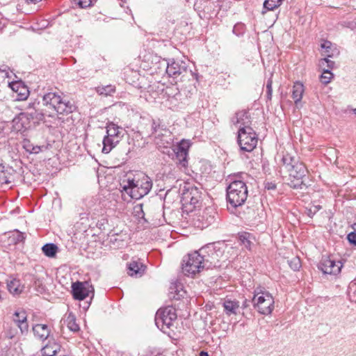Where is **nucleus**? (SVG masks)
Segmentation results:
<instances>
[{"label": "nucleus", "mask_w": 356, "mask_h": 356, "mask_svg": "<svg viewBox=\"0 0 356 356\" xmlns=\"http://www.w3.org/2000/svg\"><path fill=\"white\" fill-rule=\"evenodd\" d=\"M225 245L223 243H217L210 244L200 250L190 253L183 260L182 270L183 273L188 276H193L205 267L209 268L207 264L209 261L207 259H204L200 252H211V258L212 261L210 263L218 261V258L222 254Z\"/></svg>", "instance_id": "f257e3e1"}, {"label": "nucleus", "mask_w": 356, "mask_h": 356, "mask_svg": "<svg viewBox=\"0 0 356 356\" xmlns=\"http://www.w3.org/2000/svg\"><path fill=\"white\" fill-rule=\"evenodd\" d=\"M152 188L151 179L144 173H127L122 178L120 191L124 200H138L149 193Z\"/></svg>", "instance_id": "f03ea898"}, {"label": "nucleus", "mask_w": 356, "mask_h": 356, "mask_svg": "<svg viewBox=\"0 0 356 356\" xmlns=\"http://www.w3.org/2000/svg\"><path fill=\"white\" fill-rule=\"evenodd\" d=\"M43 105L58 114L67 115L72 113L76 107L70 101L63 99L60 95L55 92L45 94L42 97Z\"/></svg>", "instance_id": "7ed1b4c3"}, {"label": "nucleus", "mask_w": 356, "mask_h": 356, "mask_svg": "<svg viewBox=\"0 0 356 356\" xmlns=\"http://www.w3.org/2000/svg\"><path fill=\"white\" fill-rule=\"evenodd\" d=\"M248 187L242 180H233L227 188V197L229 204L237 207L242 205L248 197Z\"/></svg>", "instance_id": "20e7f679"}, {"label": "nucleus", "mask_w": 356, "mask_h": 356, "mask_svg": "<svg viewBox=\"0 0 356 356\" xmlns=\"http://www.w3.org/2000/svg\"><path fill=\"white\" fill-rule=\"evenodd\" d=\"M252 303L254 309L264 315L270 314L274 309L275 300L273 296L260 288L255 289Z\"/></svg>", "instance_id": "39448f33"}, {"label": "nucleus", "mask_w": 356, "mask_h": 356, "mask_svg": "<svg viewBox=\"0 0 356 356\" xmlns=\"http://www.w3.org/2000/svg\"><path fill=\"white\" fill-rule=\"evenodd\" d=\"M177 315L175 309L172 306L159 309L155 315V324L163 332H167L173 325Z\"/></svg>", "instance_id": "423d86ee"}, {"label": "nucleus", "mask_w": 356, "mask_h": 356, "mask_svg": "<svg viewBox=\"0 0 356 356\" xmlns=\"http://www.w3.org/2000/svg\"><path fill=\"white\" fill-rule=\"evenodd\" d=\"M202 193L200 190L195 186L187 184L184 186L181 194V202L186 211H191L193 209L199 207Z\"/></svg>", "instance_id": "0eeeda50"}, {"label": "nucleus", "mask_w": 356, "mask_h": 356, "mask_svg": "<svg viewBox=\"0 0 356 356\" xmlns=\"http://www.w3.org/2000/svg\"><path fill=\"white\" fill-rule=\"evenodd\" d=\"M122 131L121 127L113 122L107 124L106 136H104L102 142L103 153H109L116 146L122 136Z\"/></svg>", "instance_id": "6e6552de"}, {"label": "nucleus", "mask_w": 356, "mask_h": 356, "mask_svg": "<svg viewBox=\"0 0 356 356\" xmlns=\"http://www.w3.org/2000/svg\"><path fill=\"white\" fill-rule=\"evenodd\" d=\"M257 137L252 128L238 131V143L242 151L252 152L257 146Z\"/></svg>", "instance_id": "1a4fd4ad"}, {"label": "nucleus", "mask_w": 356, "mask_h": 356, "mask_svg": "<svg viewBox=\"0 0 356 356\" xmlns=\"http://www.w3.org/2000/svg\"><path fill=\"white\" fill-rule=\"evenodd\" d=\"M289 172L290 183L289 185L293 188H302L305 186L304 184V177L307 170L305 165L302 163H296L288 170Z\"/></svg>", "instance_id": "9d476101"}, {"label": "nucleus", "mask_w": 356, "mask_h": 356, "mask_svg": "<svg viewBox=\"0 0 356 356\" xmlns=\"http://www.w3.org/2000/svg\"><path fill=\"white\" fill-rule=\"evenodd\" d=\"M165 65H166V73L170 77L176 79L187 73L191 74V70L188 72L186 64L182 60H171L167 63L165 61Z\"/></svg>", "instance_id": "9b49d317"}, {"label": "nucleus", "mask_w": 356, "mask_h": 356, "mask_svg": "<svg viewBox=\"0 0 356 356\" xmlns=\"http://www.w3.org/2000/svg\"><path fill=\"white\" fill-rule=\"evenodd\" d=\"M191 145V143L189 140L183 139L173 148L179 163L183 167H185L188 163L187 157Z\"/></svg>", "instance_id": "f8f14e48"}, {"label": "nucleus", "mask_w": 356, "mask_h": 356, "mask_svg": "<svg viewBox=\"0 0 356 356\" xmlns=\"http://www.w3.org/2000/svg\"><path fill=\"white\" fill-rule=\"evenodd\" d=\"M342 264L330 259H323L319 264V269L325 274L337 275L340 273Z\"/></svg>", "instance_id": "ddd939ff"}, {"label": "nucleus", "mask_w": 356, "mask_h": 356, "mask_svg": "<svg viewBox=\"0 0 356 356\" xmlns=\"http://www.w3.org/2000/svg\"><path fill=\"white\" fill-rule=\"evenodd\" d=\"M233 123L238 131H243L247 128H252L251 120L248 112L241 111L236 113L235 118L233 119Z\"/></svg>", "instance_id": "4468645a"}, {"label": "nucleus", "mask_w": 356, "mask_h": 356, "mask_svg": "<svg viewBox=\"0 0 356 356\" xmlns=\"http://www.w3.org/2000/svg\"><path fill=\"white\" fill-rule=\"evenodd\" d=\"M72 291L74 299L83 300L89 295V286L86 282H76L72 284Z\"/></svg>", "instance_id": "2eb2a0df"}, {"label": "nucleus", "mask_w": 356, "mask_h": 356, "mask_svg": "<svg viewBox=\"0 0 356 356\" xmlns=\"http://www.w3.org/2000/svg\"><path fill=\"white\" fill-rule=\"evenodd\" d=\"M8 86L11 90L16 93V99L17 100H24L28 97L29 95V90L23 82H8Z\"/></svg>", "instance_id": "dca6fc26"}, {"label": "nucleus", "mask_w": 356, "mask_h": 356, "mask_svg": "<svg viewBox=\"0 0 356 356\" xmlns=\"http://www.w3.org/2000/svg\"><path fill=\"white\" fill-rule=\"evenodd\" d=\"M215 211L212 208H207L202 212V214L197 218L198 223L197 226L201 229L207 227L214 222Z\"/></svg>", "instance_id": "f3484780"}, {"label": "nucleus", "mask_w": 356, "mask_h": 356, "mask_svg": "<svg viewBox=\"0 0 356 356\" xmlns=\"http://www.w3.org/2000/svg\"><path fill=\"white\" fill-rule=\"evenodd\" d=\"M13 321L19 328L22 334L28 332L29 325L27 323L26 314L24 311H16L13 314Z\"/></svg>", "instance_id": "a211bd4d"}, {"label": "nucleus", "mask_w": 356, "mask_h": 356, "mask_svg": "<svg viewBox=\"0 0 356 356\" xmlns=\"http://www.w3.org/2000/svg\"><path fill=\"white\" fill-rule=\"evenodd\" d=\"M321 55L324 58H334L339 55V50L337 45L331 42L325 40L321 44Z\"/></svg>", "instance_id": "6ab92c4d"}, {"label": "nucleus", "mask_w": 356, "mask_h": 356, "mask_svg": "<svg viewBox=\"0 0 356 356\" xmlns=\"http://www.w3.org/2000/svg\"><path fill=\"white\" fill-rule=\"evenodd\" d=\"M8 291L13 296H19L24 290V284L15 277H10L7 280Z\"/></svg>", "instance_id": "aec40b11"}, {"label": "nucleus", "mask_w": 356, "mask_h": 356, "mask_svg": "<svg viewBox=\"0 0 356 356\" xmlns=\"http://www.w3.org/2000/svg\"><path fill=\"white\" fill-rule=\"evenodd\" d=\"M145 270V266L138 260H132L128 265V274L131 276L140 277Z\"/></svg>", "instance_id": "412c9836"}, {"label": "nucleus", "mask_w": 356, "mask_h": 356, "mask_svg": "<svg viewBox=\"0 0 356 356\" xmlns=\"http://www.w3.org/2000/svg\"><path fill=\"white\" fill-rule=\"evenodd\" d=\"M35 337L41 341H44L50 334V330L47 325L37 324L33 327Z\"/></svg>", "instance_id": "4be33fe9"}, {"label": "nucleus", "mask_w": 356, "mask_h": 356, "mask_svg": "<svg viewBox=\"0 0 356 356\" xmlns=\"http://www.w3.org/2000/svg\"><path fill=\"white\" fill-rule=\"evenodd\" d=\"M239 307V302L235 300L225 299L223 302L224 311L228 316L237 314Z\"/></svg>", "instance_id": "5701e85b"}, {"label": "nucleus", "mask_w": 356, "mask_h": 356, "mask_svg": "<svg viewBox=\"0 0 356 356\" xmlns=\"http://www.w3.org/2000/svg\"><path fill=\"white\" fill-rule=\"evenodd\" d=\"M63 325H66L67 328L72 332L79 330V326L76 322V318L72 313L66 314L62 320Z\"/></svg>", "instance_id": "b1692460"}, {"label": "nucleus", "mask_w": 356, "mask_h": 356, "mask_svg": "<svg viewBox=\"0 0 356 356\" xmlns=\"http://www.w3.org/2000/svg\"><path fill=\"white\" fill-rule=\"evenodd\" d=\"M168 134H158L155 138V143L159 148H168L172 144V138L170 132L165 131Z\"/></svg>", "instance_id": "393cba45"}, {"label": "nucleus", "mask_w": 356, "mask_h": 356, "mask_svg": "<svg viewBox=\"0 0 356 356\" xmlns=\"http://www.w3.org/2000/svg\"><path fill=\"white\" fill-rule=\"evenodd\" d=\"M60 346L54 340L49 341V343L42 348V353L44 356H54L59 350Z\"/></svg>", "instance_id": "a878e982"}, {"label": "nucleus", "mask_w": 356, "mask_h": 356, "mask_svg": "<svg viewBox=\"0 0 356 356\" xmlns=\"http://www.w3.org/2000/svg\"><path fill=\"white\" fill-rule=\"evenodd\" d=\"M304 91V86L302 83L298 81L294 83L292 90V98L293 99L296 105L298 106V103L300 102Z\"/></svg>", "instance_id": "bb28decb"}, {"label": "nucleus", "mask_w": 356, "mask_h": 356, "mask_svg": "<svg viewBox=\"0 0 356 356\" xmlns=\"http://www.w3.org/2000/svg\"><path fill=\"white\" fill-rule=\"evenodd\" d=\"M26 117L24 113L19 114L18 116L15 117L12 121V129L15 131H21L25 127V120Z\"/></svg>", "instance_id": "cd10ccee"}, {"label": "nucleus", "mask_w": 356, "mask_h": 356, "mask_svg": "<svg viewBox=\"0 0 356 356\" xmlns=\"http://www.w3.org/2000/svg\"><path fill=\"white\" fill-rule=\"evenodd\" d=\"M26 120H34L37 121L42 120L43 119V114L41 112L37 111L34 108L31 106L27 108L26 112L24 113Z\"/></svg>", "instance_id": "c85d7f7f"}, {"label": "nucleus", "mask_w": 356, "mask_h": 356, "mask_svg": "<svg viewBox=\"0 0 356 356\" xmlns=\"http://www.w3.org/2000/svg\"><path fill=\"white\" fill-rule=\"evenodd\" d=\"M281 161L283 163V165L286 167L287 170L291 168L293 165L296 164V163H300L297 158L295 156H291L289 153L284 154L282 155V157L281 159Z\"/></svg>", "instance_id": "c756f323"}, {"label": "nucleus", "mask_w": 356, "mask_h": 356, "mask_svg": "<svg viewBox=\"0 0 356 356\" xmlns=\"http://www.w3.org/2000/svg\"><path fill=\"white\" fill-rule=\"evenodd\" d=\"M43 253L48 257H54L58 252V247L54 243H47L43 245Z\"/></svg>", "instance_id": "7c9ffc66"}, {"label": "nucleus", "mask_w": 356, "mask_h": 356, "mask_svg": "<svg viewBox=\"0 0 356 356\" xmlns=\"http://www.w3.org/2000/svg\"><path fill=\"white\" fill-rule=\"evenodd\" d=\"M252 238V235L248 232H243L239 234L238 235L239 241H241L242 245L247 249L251 248V245L252 243V241L251 240Z\"/></svg>", "instance_id": "2f4dec72"}, {"label": "nucleus", "mask_w": 356, "mask_h": 356, "mask_svg": "<svg viewBox=\"0 0 356 356\" xmlns=\"http://www.w3.org/2000/svg\"><path fill=\"white\" fill-rule=\"evenodd\" d=\"M284 0H266L264 3V8L268 10H273L279 7Z\"/></svg>", "instance_id": "473e14b6"}, {"label": "nucleus", "mask_w": 356, "mask_h": 356, "mask_svg": "<svg viewBox=\"0 0 356 356\" xmlns=\"http://www.w3.org/2000/svg\"><path fill=\"white\" fill-rule=\"evenodd\" d=\"M322 70L323 73L320 77L321 81L323 84H327L332 79L333 74L331 72V71L329 70V69H326L325 67L322 68Z\"/></svg>", "instance_id": "72a5a7b5"}, {"label": "nucleus", "mask_w": 356, "mask_h": 356, "mask_svg": "<svg viewBox=\"0 0 356 356\" xmlns=\"http://www.w3.org/2000/svg\"><path fill=\"white\" fill-rule=\"evenodd\" d=\"M97 92L100 95H111L115 92V87L111 85H108L106 86L99 87L97 88Z\"/></svg>", "instance_id": "f704fd0d"}, {"label": "nucleus", "mask_w": 356, "mask_h": 356, "mask_svg": "<svg viewBox=\"0 0 356 356\" xmlns=\"http://www.w3.org/2000/svg\"><path fill=\"white\" fill-rule=\"evenodd\" d=\"M319 65L321 68L325 67L331 71V70L334 68L335 63L329 60L328 58H324L319 61Z\"/></svg>", "instance_id": "c9c22d12"}, {"label": "nucleus", "mask_w": 356, "mask_h": 356, "mask_svg": "<svg viewBox=\"0 0 356 356\" xmlns=\"http://www.w3.org/2000/svg\"><path fill=\"white\" fill-rule=\"evenodd\" d=\"M24 147L26 150L31 154H38L39 152H42L44 149H46L44 146L33 145L31 144L26 145Z\"/></svg>", "instance_id": "e433bc0d"}, {"label": "nucleus", "mask_w": 356, "mask_h": 356, "mask_svg": "<svg viewBox=\"0 0 356 356\" xmlns=\"http://www.w3.org/2000/svg\"><path fill=\"white\" fill-rule=\"evenodd\" d=\"M10 238L15 243H19L22 242L25 237L23 233L19 232V231H15L12 233L11 236H10Z\"/></svg>", "instance_id": "4c0bfd02"}, {"label": "nucleus", "mask_w": 356, "mask_h": 356, "mask_svg": "<svg viewBox=\"0 0 356 356\" xmlns=\"http://www.w3.org/2000/svg\"><path fill=\"white\" fill-rule=\"evenodd\" d=\"M10 68L6 65H2L0 66V81H4L6 78L9 77Z\"/></svg>", "instance_id": "58836bf2"}, {"label": "nucleus", "mask_w": 356, "mask_h": 356, "mask_svg": "<svg viewBox=\"0 0 356 356\" xmlns=\"http://www.w3.org/2000/svg\"><path fill=\"white\" fill-rule=\"evenodd\" d=\"M134 215L137 217V218H144V211L143 210V205L142 204H137L134 208Z\"/></svg>", "instance_id": "ea45409f"}, {"label": "nucleus", "mask_w": 356, "mask_h": 356, "mask_svg": "<svg viewBox=\"0 0 356 356\" xmlns=\"http://www.w3.org/2000/svg\"><path fill=\"white\" fill-rule=\"evenodd\" d=\"M72 3L80 8H87L91 5L92 0H72Z\"/></svg>", "instance_id": "a19ab883"}, {"label": "nucleus", "mask_w": 356, "mask_h": 356, "mask_svg": "<svg viewBox=\"0 0 356 356\" xmlns=\"http://www.w3.org/2000/svg\"><path fill=\"white\" fill-rule=\"evenodd\" d=\"M289 266L293 270H298L301 266L300 261L298 258L295 257L289 262Z\"/></svg>", "instance_id": "79ce46f5"}, {"label": "nucleus", "mask_w": 356, "mask_h": 356, "mask_svg": "<svg viewBox=\"0 0 356 356\" xmlns=\"http://www.w3.org/2000/svg\"><path fill=\"white\" fill-rule=\"evenodd\" d=\"M355 232L348 234L347 238L350 243L356 245V223L355 224Z\"/></svg>", "instance_id": "37998d69"}, {"label": "nucleus", "mask_w": 356, "mask_h": 356, "mask_svg": "<svg viewBox=\"0 0 356 356\" xmlns=\"http://www.w3.org/2000/svg\"><path fill=\"white\" fill-rule=\"evenodd\" d=\"M266 88H267L268 97V99H270L271 95H272V91H273L271 81H268L267 85H266Z\"/></svg>", "instance_id": "c03bdc74"}, {"label": "nucleus", "mask_w": 356, "mask_h": 356, "mask_svg": "<svg viewBox=\"0 0 356 356\" xmlns=\"http://www.w3.org/2000/svg\"><path fill=\"white\" fill-rule=\"evenodd\" d=\"M6 334L7 337L10 339H13L15 337V333L12 330L8 332Z\"/></svg>", "instance_id": "a18cd8bd"}, {"label": "nucleus", "mask_w": 356, "mask_h": 356, "mask_svg": "<svg viewBox=\"0 0 356 356\" xmlns=\"http://www.w3.org/2000/svg\"><path fill=\"white\" fill-rule=\"evenodd\" d=\"M266 188H267L268 190L270 189H274L275 188V185L273 184H267V185L266 186Z\"/></svg>", "instance_id": "49530a36"}, {"label": "nucleus", "mask_w": 356, "mask_h": 356, "mask_svg": "<svg viewBox=\"0 0 356 356\" xmlns=\"http://www.w3.org/2000/svg\"><path fill=\"white\" fill-rule=\"evenodd\" d=\"M200 356H209L207 352L202 351L200 354Z\"/></svg>", "instance_id": "de8ad7c7"}, {"label": "nucleus", "mask_w": 356, "mask_h": 356, "mask_svg": "<svg viewBox=\"0 0 356 356\" xmlns=\"http://www.w3.org/2000/svg\"><path fill=\"white\" fill-rule=\"evenodd\" d=\"M320 209H321V207H320V206H316V207H314V213L316 212V211H318Z\"/></svg>", "instance_id": "09e8293b"}, {"label": "nucleus", "mask_w": 356, "mask_h": 356, "mask_svg": "<svg viewBox=\"0 0 356 356\" xmlns=\"http://www.w3.org/2000/svg\"><path fill=\"white\" fill-rule=\"evenodd\" d=\"M154 124H155V122H154L153 124H152V127H153L154 129Z\"/></svg>", "instance_id": "8fccbe9b"}, {"label": "nucleus", "mask_w": 356, "mask_h": 356, "mask_svg": "<svg viewBox=\"0 0 356 356\" xmlns=\"http://www.w3.org/2000/svg\"><path fill=\"white\" fill-rule=\"evenodd\" d=\"M354 113L356 115V108L354 109Z\"/></svg>", "instance_id": "3c124183"}]
</instances>
